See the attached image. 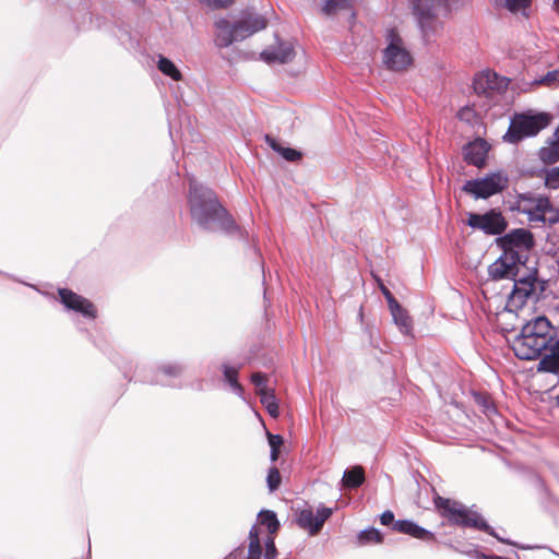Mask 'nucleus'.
Returning <instances> with one entry per match:
<instances>
[{
	"label": "nucleus",
	"instance_id": "obj_1",
	"mask_svg": "<svg viewBox=\"0 0 559 559\" xmlns=\"http://www.w3.org/2000/svg\"><path fill=\"white\" fill-rule=\"evenodd\" d=\"M188 204L192 219L207 229L212 222H217L218 228L231 233L238 226L230 213L219 203L216 194L209 188L190 182Z\"/></svg>",
	"mask_w": 559,
	"mask_h": 559
},
{
	"label": "nucleus",
	"instance_id": "obj_2",
	"mask_svg": "<svg viewBox=\"0 0 559 559\" xmlns=\"http://www.w3.org/2000/svg\"><path fill=\"white\" fill-rule=\"evenodd\" d=\"M554 340L552 325L545 316L527 321L513 341V352L522 360L538 358Z\"/></svg>",
	"mask_w": 559,
	"mask_h": 559
},
{
	"label": "nucleus",
	"instance_id": "obj_3",
	"mask_svg": "<svg viewBox=\"0 0 559 559\" xmlns=\"http://www.w3.org/2000/svg\"><path fill=\"white\" fill-rule=\"evenodd\" d=\"M433 504L439 515L448 521L450 525L475 528L491 534L490 525L481 515L468 509L460 501L436 495Z\"/></svg>",
	"mask_w": 559,
	"mask_h": 559
},
{
	"label": "nucleus",
	"instance_id": "obj_4",
	"mask_svg": "<svg viewBox=\"0 0 559 559\" xmlns=\"http://www.w3.org/2000/svg\"><path fill=\"white\" fill-rule=\"evenodd\" d=\"M267 21L261 15L247 14L231 24L226 19L215 22V43L218 47H228L236 40H242L252 34L264 29Z\"/></svg>",
	"mask_w": 559,
	"mask_h": 559
},
{
	"label": "nucleus",
	"instance_id": "obj_5",
	"mask_svg": "<svg viewBox=\"0 0 559 559\" xmlns=\"http://www.w3.org/2000/svg\"><path fill=\"white\" fill-rule=\"evenodd\" d=\"M551 121V116L547 112L534 115L518 114L511 120L504 139L510 143H518L524 138L534 136L544 130Z\"/></svg>",
	"mask_w": 559,
	"mask_h": 559
},
{
	"label": "nucleus",
	"instance_id": "obj_6",
	"mask_svg": "<svg viewBox=\"0 0 559 559\" xmlns=\"http://www.w3.org/2000/svg\"><path fill=\"white\" fill-rule=\"evenodd\" d=\"M536 270L527 271V274L523 276H515L512 278L513 286L511 293L508 295L507 308L512 310L521 309L528 299H538L539 293L537 288L539 286L543 290V286L537 281Z\"/></svg>",
	"mask_w": 559,
	"mask_h": 559
},
{
	"label": "nucleus",
	"instance_id": "obj_7",
	"mask_svg": "<svg viewBox=\"0 0 559 559\" xmlns=\"http://www.w3.org/2000/svg\"><path fill=\"white\" fill-rule=\"evenodd\" d=\"M388 40L389 44L383 50L384 66L391 71H406L413 64V57L396 29L388 32Z\"/></svg>",
	"mask_w": 559,
	"mask_h": 559
},
{
	"label": "nucleus",
	"instance_id": "obj_8",
	"mask_svg": "<svg viewBox=\"0 0 559 559\" xmlns=\"http://www.w3.org/2000/svg\"><path fill=\"white\" fill-rule=\"evenodd\" d=\"M499 245L502 251L511 253L515 259H520L526 263L528 253L535 242L534 236L528 229L518 228L499 238Z\"/></svg>",
	"mask_w": 559,
	"mask_h": 559
},
{
	"label": "nucleus",
	"instance_id": "obj_9",
	"mask_svg": "<svg viewBox=\"0 0 559 559\" xmlns=\"http://www.w3.org/2000/svg\"><path fill=\"white\" fill-rule=\"evenodd\" d=\"M447 0H417L414 5L415 14L418 16L419 24L423 31L428 32L438 31L440 23L436 19L440 9L447 11Z\"/></svg>",
	"mask_w": 559,
	"mask_h": 559
},
{
	"label": "nucleus",
	"instance_id": "obj_10",
	"mask_svg": "<svg viewBox=\"0 0 559 559\" xmlns=\"http://www.w3.org/2000/svg\"><path fill=\"white\" fill-rule=\"evenodd\" d=\"M467 225L488 235H500L506 230L508 224L501 212L490 210L485 214L469 213Z\"/></svg>",
	"mask_w": 559,
	"mask_h": 559
},
{
	"label": "nucleus",
	"instance_id": "obj_11",
	"mask_svg": "<svg viewBox=\"0 0 559 559\" xmlns=\"http://www.w3.org/2000/svg\"><path fill=\"white\" fill-rule=\"evenodd\" d=\"M507 178L500 174H492L480 180H468L463 191L473 194L475 198H489L506 188Z\"/></svg>",
	"mask_w": 559,
	"mask_h": 559
},
{
	"label": "nucleus",
	"instance_id": "obj_12",
	"mask_svg": "<svg viewBox=\"0 0 559 559\" xmlns=\"http://www.w3.org/2000/svg\"><path fill=\"white\" fill-rule=\"evenodd\" d=\"M552 204L547 197H522V211L527 214L533 222L557 223L558 217H546V214L552 212Z\"/></svg>",
	"mask_w": 559,
	"mask_h": 559
},
{
	"label": "nucleus",
	"instance_id": "obj_13",
	"mask_svg": "<svg viewBox=\"0 0 559 559\" xmlns=\"http://www.w3.org/2000/svg\"><path fill=\"white\" fill-rule=\"evenodd\" d=\"M525 262L503 251L501 257L491 263L488 267L489 276L492 280L510 278L519 276L521 266H524Z\"/></svg>",
	"mask_w": 559,
	"mask_h": 559
},
{
	"label": "nucleus",
	"instance_id": "obj_14",
	"mask_svg": "<svg viewBox=\"0 0 559 559\" xmlns=\"http://www.w3.org/2000/svg\"><path fill=\"white\" fill-rule=\"evenodd\" d=\"M332 513L333 510L326 507L319 508L317 514L313 513L312 509H304L297 513L296 523L300 528L309 532L310 535H316Z\"/></svg>",
	"mask_w": 559,
	"mask_h": 559
},
{
	"label": "nucleus",
	"instance_id": "obj_15",
	"mask_svg": "<svg viewBox=\"0 0 559 559\" xmlns=\"http://www.w3.org/2000/svg\"><path fill=\"white\" fill-rule=\"evenodd\" d=\"M61 302L68 308L82 316L95 319L97 317V309L95 305L87 298L74 293L68 288H60L58 290Z\"/></svg>",
	"mask_w": 559,
	"mask_h": 559
},
{
	"label": "nucleus",
	"instance_id": "obj_16",
	"mask_svg": "<svg viewBox=\"0 0 559 559\" xmlns=\"http://www.w3.org/2000/svg\"><path fill=\"white\" fill-rule=\"evenodd\" d=\"M294 49L289 44H280L276 48L265 49L261 52V58L267 62L287 63L294 58Z\"/></svg>",
	"mask_w": 559,
	"mask_h": 559
},
{
	"label": "nucleus",
	"instance_id": "obj_17",
	"mask_svg": "<svg viewBox=\"0 0 559 559\" xmlns=\"http://www.w3.org/2000/svg\"><path fill=\"white\" fill-rule=\"evenodd\" d=\"M487 156L486 143L483 140L469 143L465 147L464 159L474 166L481 167Z\"/></svg>",
	"mask_w": 559,
	"mask_h": 559
},
{
	"label": "nucleus",
	"instance_id": "obj_18",
	"mask_svg": "<svg viewBox=\"0 0 559 559\" xmlns=\"http://www.w3.org/2000/svg\"><path fill=\"white\" fill-rule=\"evenodd\" d=\"M473 87L477 94L489 95L499 87L498 75L491 71L483 72L474 79Z\"/></svg>",
	"mask_w": 559,
	"mask_h": 559
},
{
	"label": "nucleus",
	"instance_id": "obj_19",
	"mask_svg": "<svg viewBox=\"0 0 559 559\" xmlns=\"http://www.w3.org/2000/svg\"><path fill=\"white\" fill-rule=\"evenodd\" d=\"M390 311L400 331L405 335H411L413 331V320L408 312L399 302L391 306Z\"/></svg>",
	"mask_w": 559,
	"mask_h": 559
},
{
	"label": "nucleus",
	"instance_id": "obj_20",
	"mask_svg": "<svg viewBox=\"0 0 559 559\" xmlns=\"http://www.w3.org/2000/svg\"><path fill=\"white\" fill-rule=\"evenodd\" d=\"M365 479L366 477L364 467L357 465L350 469L345 471L342 483L345 488L356 489L364 484Z\"/></svg>",
	"mask_w": 559,
	"mask_h": 559
},
{
	"label": "nucleus",
	"instance_id": "obj_21",
	"mask_svg": "<svg viewBox=\"0 0 559 559\" xmlns=\"http://www.w3.org/2000/svg\"><path fill=\"white\" fill-rule=\"evenodd\" d=\"M265 142L277 153H280L283 158L288 162H298L302 158V153L290 147H283L274 138L266 134Z\"/></svg>",
	"mask_w": 559,
	"mask_h": 559
},
{
	"label": "nucleus",
	"instance_id": "obj_22",
	"mask_svg": "<svg viewBox=\"0 0 559 559\" xmlns=\"http://www.w3.org/2000/svg\"><path fill=\"white\" fill-rule=\"evenodd\" d=\"M258 523L261 526H265L270 536H273L280 530V521L277 520L276 513L271 510H262L259 512Z\"/></svg>",
	"mask_w": 559,
	"mask_h": 559
},
{
	"label": "nucleus",
	"instance_id": "obj_23",
	"mask_svg": "<svg viewBox=\"0 0 559 559\" xmlns=\"http://www.w3.org/2000/svg\"><path fill=\"white\" fill-rule=\"evenodd\" d=\"M538 156L540 160L546 165H552L559 160V139L550 142L548 145L543 146Z\"/></svg>",
	"mask_w": 559,
	"mask_h": 559
},
{
	"label": "nucleus",
	"instance_id": "obj_24",
	"mask_svg": "<svg viewBox=\"0 0 559 559\" xmlns=\"http://www.w3.org/2000/svg\"><path fill=\"white\" fill-rule=\"evenodd\" d=\"M261 403L265 406L269 414L276 418L278 416V405L276 403L275 395L272 390L267 388H261L258 392Z\"/></svg>",
	"mask_w": 559,
	"mask_h": 559
},
{
	"label": "nucleus",
	"instance_id": "obj_25",
	"mask_svg": "<svg viewBox=\"0 0 559 559\" xmlns=\"http://www.w3.org/2000/svg\"><path fill=\"white\" fill-rule=\"evenodd\" d=\"M259 535V527L253 525L249 532V548L247 559H261L262 547Z\"/></svg>",
	"mask_w": 559,
	"mask_h": 559
},
{
	"label": "nucleus",
	"instance_id": "obj_26",
	"mask_svg": "<svg viewBox=\"0 0 559 559\" xmlns=\"http://www.w3.org/2000/svg\"><path fill=\"white\" fill-rule=\"evenodd\" d=\"M538 371L559 373V353L552 352L545 355L538 362Z\"/></svg>",
	"mask_w": 559,
	"mask_h": 559
},
{
	"label": "nucleus",
	"instance_id": "obj_27",
	"mask_svg": "<svg viewBox=\"0 0 559 559\" xmlns=\"http://www.w3.org/2000/svg\"><path fill=\"white\" fill-rule=\"evenodd\" d=\"M157 68L163 74L170 76L174 81L182 80L181 72L178 70L175 63L166 57L159 58Z\"/></svg>",
	"mask_w": 559,
	"mask_h": 559
},
{
	"label": "nucleus",
	"instance_id": "obj_28",
	"mask_svg": "<svg viewBox=\"0 0 559 559\" xmlns=\"http://www.w3.org/2000/svg\"><path fill=\"white\" fill-rule=\"evenodd\" d=\"M353 7V0H326L323 12L328 15L335 14L338 11L348 10Z\"/></svg>",
	"mask_w": 559,
	"mask_h": 559
},
{
	"label": "nucleus",
	"instance_id": "obj_29",
	"mask_svg": "<svg viewBox=\"0 0 559 559\" xmlns=\"http://www.w3.org/2000/svg\"><path fill=\"white\" fill-rule=\"evenodd\" d=\"M358 540L360 545L380 544L383 542V536L377 528L371 527L360 532Z\"/></svg>",
	"mask_w": 559,
	"mask_h": 559
},
{
	"label": "nucleus",
	"instance_id": "obj_30",
	"mask_svg": "<svg viewBox=\"0 0 559 559\" xmlns=\"http://www.w3.org/2000/svg\"><path fill=\"white\" fill-rule=\"evenodd\" d=\"M531 0H504V7L512 13L521 12L525 17L528 16L526 10L531 7Z\"/></svg>",
	"mask_w": 559,
	"mask_h": 559
},
{
	"label": "nucleus",
	"instance_id": "obj_31",
	"mask_svg": "<svg viewBox=\"0 0 559 559\" xmlns=\"http://www.w3.org/2000/svg\"><path fill=\"white\" fill-rule=\"evenodd\" d=\"M544 183L549 190L559 189V166L544 171Z\"/></svg>",
	"mask_w": 559,
	"mask_h": 559
},
{
	"label": "nucleus",
	"instance_id": "obj_32",
	"mask_svg": "<svg viewBox=\"0 0 559 559\" xmlns=\"http://www.w3.org/2000/svg\"><path fill=\"white\" fill-rule=\"evenodd\" d=\"M409 536L424 540V542H432L436 540V536L430 531L417 525L415 522L412 523L411 531L408 533Z\"/></svg>",
	"mask_w": 559,
	"mask_h": 559
},
{
	"label": "nucleus",
	"instance_id": "obj_33",
	"mask_svg": "<svg viewBox=\"0 0 559 559\" xmlns=\"http://www.w3.org/2000/svg\"><path fill=\"white\" fill-rule=\"evenodd\" d=\"M223 372H224V377H225L226 381L230 384V386L234 388L235 390L241 392L242 386L238 382V369L227 366V365H224Z\"/></svg>",
	"mask_w": 559,
	"mask_h": 559
},
{
	"label": "nucleus",
	"instance_id": "obj_34",
	"mask_svg": "<svg viewBox=\"0 0 559 559\" xmlns=\"http://www.w3.org/2000/svg\"><path fill=\"white\" fill-rule=\"evenodd\" d=\"M266 436H267L269 444L271 447V460L273 462H275L278 459L280 450L284 443V440H283L282 436H280V435H273L271 432H267Z\"/></svg>",
	"mask_w": 559,
	"mask_h": 559
},
{
	"label": "nucleus",
	"instance_id": "obj_35",
	"mask_svg": "<svg viewBox=\"0 0 559 559\" xmlns=\"http://www.w3.org/2000/svg\"><path fill=\"white\" fill-rule=\"evenodd\" d=\"M266 481L270 491H275L278 489L282 483V476L277 467L270 468Z\"/></svg>",
	"mask_w": 559,
	"mask_h": 559
},
{
	"label": "nucleus",
	"instance_id": "obj_36",
	"mask_svg": "<svg viewBox=\"0 0 559 559\" xmlns=\"http://www.w3.org/2000/svg\"><path fill=\"white\" fill-rule=\"evenodd\" d=\"M476 402L483 406V411L487 416L496 412V408L488 396L476 395Z\"/></svg>",
	"mask_w": 559,
	"mask_h": 559
},
{
	"label": "nucleus",
	"instance_id": "obj_37",
	"mask_svg": "<svg viewBox=\"0 0 559 559\" xmlns=\"http://www.w3.org/2000/svg\"><path fill=\"white\" fill-rule=\"evenodd\" d=\"M559 82V70L549 71L546 75H544L538 84L551 86L552 84Z\"/></svg>",
	"mask_w": 559,
	"mask_h": 559
},
{
	"label": "nucleus",
	"instance_id": "obj_38",
	"mask_svg": "<svg viewBox=\"0 0 559 559\" xmlns=\"http://www.w3.org/2000/svg\"><path fill=\"white\" fill-rule=\"evenodd\" d=\"M412 523L413 521L409 520H397L395 523H393L392 530L397 533L408 535L412 527Z\"/></svg>",
	"mask_w": 559,
	"mask_h": 559
},
{
	"label": "nucleus",
	"instance_id": "obj_39",
	"mask_svg": "<svg viewBox=\"0 0 559 559\" xmlns=\"http://www.w3.org/2000/svg\"><path fill=\"white\" fill-rule=\"evenodd\" d=\"M212 9H225L233 4L234 0H199Z\"/></svg>",
	"mask_w": 559,
	"mask_h": 559
},
{
	"label": "nucleus",
	"instance_id": "obj_40",
	"mask_svg": "<svg viewBox=\"0 0 559 559\" xmlns=\"http://www.w3.org/2000/svg\"><path fill=\"white\" fill-rule=\"evenodd\" d=\"M277 555V550H276V547H275V544H274V537L273 536H269L266 542H265V554H264V557L265 559H275Z\"/></svg>",
	"mask_w": 559,
	"mask_h": 559
},
{
	"label": "nucleus",
	"instance_id": "obj_41",
	"mask_svg": "<svg viewBox=\"0 0 559 559\" xmlns=\"http://www.w3.org/2000/svg\"><path fill=\"white\" fill-rule=\"evenodd\" d=\"M251 381L258 388V391L261 388H267L266 386V381H267L266 376L264 373H262V372H254V373H252Z\"/></svg>",
	"mask_w": 559,
	"mask_h": 559
},
{
	"label": "nucleus",
	"instance_id": "obj_42",
	"mask_svg": "<svg viewBox=\"0 0 559 559\" xmlns=\"http://www.w3.org/2000/svg\"><path fill=\"white\" fill-rule=\"evenodd\" d=\"M378 284H379V288L381 290V293L383 294V296L385 297L386 301H388V305H389V308L391 306H393L394 304L399 302L394 296L392 295V293L390 292V289L380 281L378 280Z\"/></svg>",
	"mask_w": 559,
	"mask_h": 559
},
{
	"label": "nucleus",
	"instance_id": "obj_43",
	"mask_svg": "<svg viewBox=\"0 0 559 559\" xmlns=\"http://www.w3.org/2000/svg\"><path fill=\"white\" fill-rule=\"evenodd\" d=\"M380 522L382 525H392L393 526V523H395L396 521H394V513L390 510H386L384 511L381 515H380Z\"/></svg>",
	"mask_w": 559,
	"mask_h": 559
},
{
	"label": "nucleus",
	"instance_id": "obj_44",
	"mask_svg": "<svg viewBox=\"0 0 559 559\" xmlns=\"http://www.w3.org/2000/svg\"><path fill=\"white\" fill-rule=\"evenodd\" d=\"M552 9L559 15V0H554Z\"/></svg>",
	"mask_w": 559,
	"mask_h": 559
},
{
	"label": "nucleus",
	"instance_id": "obj_45",
	"mask_svg": "<svg viewBox=\"0 0 559 559\" xmlns=\"http://www.w3.org/2000/svg\"><path fill=\"white\" fill-rule=\"evenodd\" d=\"M552 352L559 353V338L556 341L554 347L551 348Z\"/></svg>",
	"mask_w": 559,
	"mask_h": 559
},
{
	"label": "nucleus",
	"instance_id": "obj_46",
	"mask_svg": "<svg viewBox=\"0 0 559 559\" xmlns=\"http://www.w3.org/2000/svg\"><path fill=\"white\" fill-rule=\"evenodd\" d=\"M166 372H168L169 374H175L176 373V370L175 368L174 369H166Z\"/></svg>",
	"mask_w": 559,
	"mask_h": 559
},
{
	"label": "nucleus",
	"instance_id": "obj_47",
	"mask_svg": "<svg viewBox=\"0 0 559 559\" xmlns=\"http://www.w3.org/2000/svg\"><path fill=\"white\" fill-rule=\"evenodd\" d=\"M465 111H466V109H462V110L459 112L460 118H462V117L464 116Z\"/></svg>",
	"mask_w": 559,
	"mask_h": 559
},
{
	"label": "nucleus",
	"instance_id": "obj_48",
	"mask_svg": "<svg viewBox=\"0 0 559 559\" xmlns=\"http://www.w3.org/2000/svg\"><path fill=\"white\" fill-rule=\"evenodd\" d=\"M557 404H558V406H559V395L557 396Z\"/></svg>",
	"mask_w": 559,
	"mask_h": 559
}]
</instances>
